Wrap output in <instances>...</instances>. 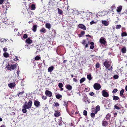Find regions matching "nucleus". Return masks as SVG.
<instances>
[{
  "mask_svg": "<svg viewBox=\"0 0 127 127\" xmlns=\"http://www.w3.org/2000/svg\"><path fill=\"white\" fill-rule=\"evenodd\" d=\"M32 102L30 100L28 102V105H27V102L26 101L23 105L22 109V111L24 113H26L27 112L26 109H29L31 108L32 107Z\"/></svg>",
  "mask_w": 127,
  "mask_h": 127,
  "instance_id": "f257e3e1",
  "label": "nucleus"
},
{
  "mask_svg": "<svg viewBox=\"0 0 127 127\" xmlns=\"http://www.w3.org/2000/svg\"><path fill=\"white\" fill-rule=\"evenodd\" d=\"M103 64L106 69L109 70H110L111 69H112V65L111 62L106 61L104 62Z\"/></svg>",
  "mask_w": 127,
  "mask_h": 127,
  "instance_id": "f03ea898",
  "label": "nucleus"
},
{
  "mask_svg": "<svg viewBox=\"0 0 127 127\" xmlns=\"http://www.w3.org/2000/svg\"><path fill=\"white\" fill-rule=\"evenodd\" d=\"M8 66L7 67H6L7 68V69L9 70H10L14 69L17 67V65L16 64L9 65L8 64Z\"/></svg>",
  "mask_w": 127,
  "mask_h": 127,
  "instance_id": "7ed1b4c3",
  "label": "nucleus"
},
{
  "mask_svg": "<svg viewBox=\"0 0 127 127\" xmlns=\"http://www.w3.org/2000/svg\"><path fill=\"white\" fill-rule=\"evenodd\" d=\"M101 86L98 83H95L94 85V88L96 90H99L101 88Z\"/></svg>",
  "mask_w": 127,
  "mask_h": 127,
  "instance_id": "20e7f679",
  "label": "nucleus"
},
{
  "mask_svg": "<svg viewBox=\"0 0 127 127\" xmlns=\"http://www.w3.org/2000/svg\"><path fill=\"white\" fill-rule=\"evenodd\" d=\"M45 94L47 96L50 97H51L52 95V93L49 91L48 90L46 91Z\"/></svg>",
  "mask_w": 127,
  "mask_h": 127,
  "instance_id": "39448f33",
  "label": "nucleus"
},
{
  "mask_svg": "<svg viewBox=\"0 0 127 127\" xmlns=\"http://www.w3.org/2000/svg\"><path fill=\"white\" fill-rule=\"evenodd\" d=\"M99 42L101 44L105 45L106 41L105 40V39L103 37H101L100 39Z\"/></svg>",
  "mask_w": 127,
  "mask_h": 127,
  "instance_id": "423d86ee",
  "label": "nucleus"
},
{
  "mask_svg": "<svg viewBox=\"0 0 127 127\" xmlns=\"http://www.w3.org/2000/svg\"><path fill=\"white\" fill-rule=\"evenodd\" d=\"M102 93L103 96L104 97H108L109 94L105 90H103L102 91Z\"/></svg>",
  "mask_w": 127,
  "mask_h": 127,
  "instance_id": "0eeeda50",
  "label": "nucleus"
},
{
  "mask_svg": "<svg viewBox=\"0 0 127 127\" xmlns=\"http://www.w3.org/2000/svg\"><path fill=\"white\" fill-rule=\"evenodd\" d=\"M78 26L79 28L82 29L84 30H85L86 29L85 26L82 24H79L78 25Z\"/></svg>",
  "mask_w": 127,
  "mask_h": 127,
  "instance_id": "6e6552de",
  "label": "nucleus"
},
{
  "mask_svg": "<svg viewBox=\"0 0 127 127\" xmlns=\"http://www.w3.org/2000/svg\"><path fill=\"white\" fill-rule=\"evenodd\" d=\"M34 104L35 106L38 107L39 106L40 102L38 101L35 100Z\"/></svg>",
  "mask_w": 127,
  "mask_h": 127,
  "instance_id": "1a4fd4ad",
  "label": "nucleus"
},
{
  "mask_svg": "<svg viewBox=\"0 0 127 127\" xmlns=\"http://www.w3.org/2000/svg\"><path fill=\"white\" fill-rule=\"evenodd\" d=\"M15 83H12L9 84L8 85L9 87L10 88H12L14 87L15 86Z\"/></svg>",
  "mask_w": 127,
  "mask_h": 127,
  "instance_id": "9d476101",
  "label": "nucleus"
},
{
  "mask_svg": "<svg viewBox=\"0 0 127 127\" xmlns=\"http://www.w3.org/2000/svg\"><path fill=\"white\" fill-rule=\"evenodd\" d=\"M60 115V113L59 112L56 111H55V113L54 115L55 117H57L59 116Z\"/></svg>",
  "mask_w": 127,
  "mask_h": 127,
  "instance_id": "9b49d317",
  "label": "nucleus"
},
{
  "mask_svg": "<svg viewBox=\"0 0 127 127\" xmlns=\"http://www.w3.org/2000/svg\"><path fill=\"white\" fill-rule=\"evenodd\" d=\"M36 9L35 5L34 4H32L30 6V9L32 10H34Z\"/></svg>",
  "mask_w": 127,
  "mask_h": 127,
  "instance_id": "f8f14e48",
  "label": "nucleus"
},
{
  "mask_svg": "<svg viewBox=\"0 0 127 127\" xmlns=\"http://www.w3.org/2000/svg\"><path fill=\"white\" fill-rule=\"evenodd\" d=\"M54 67L53 66L49 67L48 69V72H52L54 69Z\"/></svg>",
  "mask_w": 127,
  "mask_h": 127,
  "instance_id": "ddd939ff",
  "label": "nucleus"
},
{
  "mask_svg": "<svg viewBox=\"0 0 127 127\" xmlns=\"http://www.w3.org/2000/svg\"><path fill=\"white\" fill-rule=\"evenodd\" d=\"M102 23L105 26H107L109 24L108 22L107 21H102Z\"/></svg>",
  "mask_w": 127,
  "mask_h": 127,
  "instance_id": "4468645a",
  "label": "nucleus"
},
{
  "mask_svg": "<svg viewBox=\"0 0 127 127\" xmlns=\"http://www.w3.org/2000/svg\"><path fill=\"white\" fill-rule=\"evenodd\" d=\"M26 42L28 44H31L32 43V41L29 38H28L26 40Z\"/></svg>",
  "mask_w": 127,
  "mask_h": 127,
  "instance_id": "2eb2a0df",
  "label": "nucleus"
},
{
  "mask_svg": "<svg viewBox=\"0 0 127 127\" xmlns=\"http://www.w3.org/2000/svg\"><path fill=\"white\" fill-rule=\"evenodd\" d=\"M66 88L67 89L69 90H71L72 89V86L68 84L66 85Z\"/></svg>",
  "mask_w": 127,
  "mask_h": 127,
  "instance_id": "dca6fc26",
  "label": "nucleus"
},
{
  "mask_svg": "<svg viewBox=\"0 0 127 127\" xmlns=\"http://www.w3.org/2000/svg\"><path fill=\"white\" fill-rule=\"evenodd\" d=\"M102 125L104 126H106L108 125V123L106 121H104L102 122Z\"/></svg>",
  "mask_w": 127,
  "mask_h": 127,
  "instance_id": "f3484780",
  "label": "nucleus"
},
{
  "mask_svg": "<svg viewBox=\"0 0 127 127\" xmlns=\"http://www.w3.org/2000/svg\"><path fill=\"white\" fill-rule=\"evenodd\" d=\"M122 9V7L120 6L118 7L116 10L118 12H119L121 11Z\"/></svg>",
  "mask_w": 127,
  "mask_h": 127,
  "instance_id": "a211bd4d",
  "label": "nucleus"
},
{
  "mask_svg": "<svg viewBox=\"0 0 127 127\" xmlns=\"http://www.w3.org/2000/svg\"><path fill=\"white\" fill-rule=\"evenodd\" d=\"M45 26L46 27L49 29H50L51 28V25L49 23H46L45 25Z\"/></svg>",
  "mask_w": 127,
  "mask_h": 127,
  "instance_id": "6ab92c4d",
  "label": "nucleus"
},
{
  "mask_svg": "<svg viewBox=\"0 0 127 127\" xmlns=\"http://www.w3.org/2000/svg\"><path fill=\"white\" fill-rule=\"evenodd\" d=\"M121 51L123 53H125L126 51V48L125 47H124L121 50Z\"/></svg>",
  "mask_w": 127,
  "mask_h": 127,
  "instance_id": "aec40b11",
  "label": "nucleus"
},
{
  "mask_svg": "<svg viewBox=\"0 0 127 127\" xmlns=\"http://www.w3.org/2000/svg\"><path fill=\"white\" fill-rule=\"evenodd\" d=\"M3 56L6 58H7L9 57L8 54L7 52H5L3 54Z\"/></svg>",
  "mask_w": 127,
  "mask_h": 127,
  "instance_id": "412c9836",
  "label": "nucleus"
},
{
  "mask_svg": "<svg viewBox=\"0 0 127 127\" xmlns=\"http://www.w3.org/2000/svg\"><path fill=\"white\" fill-rule=\"evenodd\" d=\"M37 27V25H34L33 26L32 30L33 31L35 32L36 31Z\"/></svg>",
  "mask_w": 127,
  "mask_h": 127,
  "instance_id": "4be33fe9",
  "label": "nucleus"
},
{
  "mask_svg": "<svg viewBox=\"0 0 127 127\" xmlns=\"http://www.w3.org/2000/svg\"><path fill=\"white\" fill-rule=\"evenodd\" d=\"M124 89H122L120 91V96H122L123 97L124 95Z\"/></svg>",
  "mask_w": 127,
  "mask_h": 127,
  "instance_id": "5701e85b",
  "label": "nucleus"
},
{
  "mask_svg": "<svg viewBox=\"0 0 127 127\" xmlns=\"http://www.w3.org/2000/svg\"><path fill=\"white\" fill-rule=\"evenodd\" d=\"M119 99L118 97L116 96H113V100H118Z\"/></svg>",
  "mask_w": 127,
  "mask_h": 127,
  "instance_id": "b1692460",
  "label": "nucleus"
},
{
  "mask_svg": "<svg viewBox=\"0 0 127 127\" xmlns=\"http://www.w3.org/2000/svg\"><path fill=\"white\" fill-rule=\"evenodd\" d=\"M127 36V34L126 32H123L121 33V36L122 37L126 36Z\"/></svg>",
  "mask_w": 127,
  "mask_h": 127,
  "instance_id": "393cba45",
  "label": "nucleus"
},
{
  "mask_svg": "<svg viewBox=\"0 0 127 127\" xmlns=\"http://www.w3.org/2000/svg\"><path fill=\"white\" fill-rule=\"evenodd\" d=\"M111 116V115L109 114H108L106 116V119L108 120L109 119Z\"/></svg>",
  "mask_w": 127,
  "mask_h": 127,
  "instance_id": "a878e982",
  "label": "nucleus"
},
{
  "mask_svg": "<svg viewBox=\"0 0 127 127\" xmlns=\"http://www.w3.org/2000/svg\"><path fill=\"white\" fill-rule=\"evenodd\" d=\"M85 80V78H82L80 80V83L81 84L84 82Z\"/></svg>",
  "mask_w": 127,
  "mask_h": 127,
  "instance_id": "bb28decb",
  "label": "nucleus"
},
{
  "mask_svg": "<svg viewBox=\"0 0 127 127\" xmlns=\"http://www.w3.org/2000/svg\"><path fill=\"white\" fill-rule=\"evenodd\" d=\"M87 78L89 80H91L92 79L91 75V74H89L87 75Z\"/></svg>",
  "mask_w": 127,
  "mask_h": 127,
  "instance_id": "cd10ccee",
  "label": "nucleus"
},
{
  "mask_svg": "<svg viewBox=\"0 0 127 127\" xmlns=\"http://www.w3.org/2000/svg\"><path fill=\"white\" fill-rule=\"evenodd\" d=\"M56 96L57 98L59 99L62 97V95L60 94H58L56 95Z\"/></svg>",
  "mask_w": 127,
  "mask_h": 127,
  "instance_id": "c85d7f7f",
  "label": "nucleus"
},
{
  "mask_svg": "<svg viewBox=\"0 0 127 127\" xmlns=\"http://www.w3.org/2000/svg\"><path fill=\"white\" fill-rule=\"evenodd\" d=\"M40 32L45 33L46 32V30L44 28H42L40 30Z\"/></svg>",
  "mask_w": 127,
  "mask_h": 127,
  "instance_id": "c756f323",
  "label": "nucleus"
},
{
  "mask_svg": "<svg viewBox=\"0 0 127 127\" xmlns=\"http://www.w3.org/2000/svg\"><path fill=\"white\" fill-rule=\"evenodd\" d=\"M121 27V26L120 25H117L116 26V28L117 29H120Z\"/></svg>",
  "mask_w": 127,
  "mask_h": 127,
  "instance_id": "7c9ffc66",
  "label": "nucleus"
},
{
  "mask_svg": "<svg viewBox=\"0 0 127 127\" xmlns=\"http://www.w3.org/2000/svg\"><path fill=\"white\" fill-rule=\"evenodd\" d=\"M63 122V121L61 120H59L58 121L59 125L60 126L62 125Z\"/></svg>",
  "mask_w": 127,
  "mask_h": 127,
  "instance_id": "2f4dec72",
  "label": "nucleus"
},
{
  "mask_svg": "<svg viewBox=\"0 0 127 127\" xmlns=\"http://www.w3.org/2000/svg\"><path fill=\"white\" fill-rule=\"evenodd\" d=\"M54 103L53 105L55 106H58L59 105V104L58 103L54 102Z\"/></svg>",
  "mask_w": 127,
  "mask_h": 127,
  "instance_id": "473e14b6",
  "label": "nucleus"
},
{
  "mask_svg": "<svg viewBox=\"0 0 127 127\" xmlns=\"http://www.w3.org/2000/svg\"><path fill=\"white\" fill-rule=\"evenodd\" d=\"M95 110L96 111H98L100 110V107L99 105H98L96 106Z\"/></svg>",
  "mask_w": 127,
  "mask_h": 127,
  "instance_id": "72a5a7b5",
  "label": "nucleus"
},
{
  "mask_svg": "<svg viewBox=\"0 0 127 127\" xmlns=\"http://www.w3.org/2000/svg\"><path fill=\"white\" fill-rule=\"evenodd\" d=\"M40 57L39 56H36L35 58V60H39L40 59Z\"/></svg>",
  "mask_w": 127,
  "mask_h": 127,
  "instance_id": "f704fd0d",
  "label": "nucleus"
},
{
  "mask_svg": "<svg viewBox=\"0 0 127 127\" xmlns=\"http://www.w3.org/2000/svg\"><path fill=\"white\" fill-rule=\"evenodd\" d=\"M86 43H87L86 42V41L85 40H83L82 42V44H83L84 45H85L86 44Z\"/></svg>",
  "mask_w": 127,
  "mask_h": 127,
  "instance_id": "c9c22d12",
  "label": "nucleus"
},
{
  "mask_svg": "<svg viewBox=\"0 0 127 127\" xmlns=\"http://www.w3.org/2000/svg\"><path fill=\"white\" fill-rule=\"evenodd\" d=\"M58 13L60 14H61L63 13L62 11L59 8L58 9Z\"/></svg>",
  "mask_w": 127,
  "mask_h": 127,
  "instance_id": "e433bc0d",
  "label": "nucleus"
},
{
  "mask_svg": "<svg viewBox=\"0 0 127 127\" xmlns=\"http://www.w3.org/2000/svg\"><path fill=\"white\" fill-rule=\"evenodd\" d=\"M58 86L60 88H62L63 86L62 83H60L59 84Z\"/></svg>",
  "mask_w": 127,
  "mask_h": 127,
  "instance_id": "4c0bfd02",
  "label": "nucleus"
},
{
  "mask_svg": "<svg viewBox=\"0 0 127 127\" xmlns=\"http://www.w3.org/2000/svg\"><path fill=\"white\" fill-rule=\"evenodd\" d=\"M96 21L95 22L94 21H92L91 22H90V24L91 25H92L94 24H96Z\"/></svg>",
  "mask_w": 127,
  "mask_h": 127,
  "instance_id": "58836bf2",
  "label": "nucleus"
},
{
  "mask_svg": "<svg viewBox=\"0 0 127 127\" xmlns=\"http://www.w3.org/2000/svg\"><path fill=\"white\" fill-rule=\"evenodd\" d=\"M114 108H116L117 109H118V110L120 109V107H119V106H117L116 105H115L114 106Z\"/></svg>",
  "mask_w": 127,
  "mask_h": 127,
  "instance_id": "ea45409f",
  "label": "nucleus"
},
{
  "mask_svg": "<svg viewBox=\"0 0 127 127\" xmlns=\"http://www.w3.org/2000/svg\"><path fill=\"white\" fill-rule=\"evenodd\" d=\"M118 91L117 89H115L113 90L112 91V92L113 93H115L117 92Z\"/></svg>",
  "mask_w": 127,
  "mask_h": 127,
  "instance_id": "a19ab883",
  "label": "nucleus"
},
{
  "mask_svg": "<svg viewBox=\"0 0 127 127\" xmlns=\"http://www.w3.org/2000/svg\"><path fill=\"white\" fill-rule=\"evenodd\" d=\"M118 77L119 76L117 75H115L113 76L114 78L115 79H117L118 78Z\"/></svg>",
  "mask_w": 127,
  "mask_h": 127,
  "instance_id": "79ce46f5",
  "label": "nucleus"
},
{
  "mask_svg": "<svg viewBox=\"0 0 127 127\" xmlns=\"http://www.w3.org/2000/svg\"><path fill=\"white\" fill-rule=\"evenodd\" d=\"M15 58L14 59V60L15 61H18V60H19L18 59V57H17V56H15Z\"/></svg>",
  "mask_w": 127,
  "mask_h": 127,
  "instance_id": "37998d69",
  "label": "nucleus"
},
{
  "mask_svg": "<svg viewBox=\"0 0 127 127\" xmlns=\"http://www.w3.org/2000/svg\"><path fill=\"white\" fill-rule=\"evenodd\" d=\"M89 94L90 95L92 96H93L95 95V93L93 92H90Z\"/></svg>",
  "mask_w": 127,
  "mask_h": 127,
  "instance_id": "c03bdc74",
  "label": "nucleus"
},
{
  "mask_svg": "<svg viewBox=\"0 0 127 127\" xmlns=\"http://www.w3.org/2000/svg\"><path fill=\"white\" fill-rule=\"evenodd\" d=\"M24 93V92H21L20 93H19V94H18V95L19 96L20 95V96L22 95V94Z\"/></svg>",
  "mask_w": 127,
  "mask_h": 127,
  "instance_id": "a18cd8bd",
  "label": "nucleus"
},
{
  "mask_svg": "<svg viewBox=\"0 0 127 127\" xmlns=\"http://www.w3.org/2000/svg\"><path fill=\"white\" fill-rule=\"evenodd\" d=\"M84 115L86 116L87 115V111L86 110H84L83 111Z\"/></svg>",
  "mask_w": 127,
  "mask_h": 127,
  "instance_id": "49530a36",
  "label": "nucleus"
},
{
  "mask_svg": "<svg viewBox=\"0 0 127 127\" xmlns=\"http://www.w3.org/2000/svg\"><path fill=\"white\" fill-rule=\"evenodd\" d=\"M91 116L92 117L94 118L95 116V114L94 113H91Z\"/></svg>",
  "mask_w": 127,
  "mask_h": 127,
  "instance_id": "de8ad7c7",
  "label": "nucleus"
},
{
  "mask_svg": "<svg viewBox=\"0 0 127 127\" xmlns=\"http://www.w3.org/2000/svg\"><path fill=\"white\" fill-rule=\"evenodd\" d=\"M42 98L44 100H45L47 98V97L45 96H42Z\"/></svg>",
  "mask_w": 127,
  "mask_h": 127,
  "instance_id": "09e8293b",
  "label": "nucleus"
},
{
  "mask_svg": "<svg viewBox=\"0 0 127 127\" xmlns=\"http://www.w3.org/2000/svg\"><path fill=\"white\" fill-rule=\"evenodd\" d=\"M28 36L26 34H24L23 35V37L24 39H26L27 37Z\"/></svg>",
  "mask_w": 127,
  "mask_h": 127,
  "instance_id": "8fccbe9b",
  "label": "nucleus"
},
{
  "mask_svg": "<svg viewBox=\"0 0 127 127\" xmlns=\"http://www.w3.org/2000/svg\"><path fill=\"white\" fill-rule=\"evenodd\" d=\"M95 66L96 68H98L99 67L100 64L98 63H97L96 64Z\"/></svg>",
  "mask_w": 127,
  "mask_h": 127,
  "instance_id": "3c124183",
  "label": "nucleus"
},
{
  "mask_svg": "<svg viewBox=\"0 0 127 127\" xmlns=\"http://www.w3.org/2000/svg\"><path fill=\"white\" fill-rule=\"evenodd\" d=\"M3 51L5 52H6L7 51V48L5 47L3 49Z\"/></svg>",
  "mask_w": 127,
  "mask_h": 127,
  "instance_id": "603ef678",
  "label": "nucleus"
},
{
  "mask_svg": "<svg viewBox=\"0 0 127 127\" xmlns=\"http://www.w3.org/2000/svg\"><path fill=\"white\" fill-rule=\"evenodd\" d=\"M94 46L93 45H91L90 47V48L91 49H93L94 48Z\"/></svg>",
  "mask_w": 127,
  "mask_h": 127,
  "instance_id": "864d4df0",
  "label": "nucleus"
},
{
  "mask_svg": "<svg viewBox=\"0 0 127 127\" xmlns=\"http://www.w3.org/2000/svg\"><path fill=\"white\" fill-rule=\"evenodd\" d=\"M64 106H65L66 105V107H67V104L65 101H64Z\"/></svg>",
  "mask_w": 127,
  "mask_h": 127,
  "instance_id": "5fc2aeb1",
  "label": "nucleus"
},
{
  "mask_svg": "<svg viewBox=\"0 0 127 127\" xmlns=\"http://www.w3.org/2000/svg\"><path fill=\"white\" fill-rule=\"evenodd\" d=\"M85 33V32L83 31H82L81 32V34L82 35H83Z\"/></svg>",
  "mask_w": 127,
  "mask_h": 127,
  "instance_id": "6e6d98bb",
  "label": "nucleus"
},
{
  "mask_svg": "<svg viewBox=\"0 0 127 127\" xmlns=\"http://www.w3.org/2000/svg\"><path fill=\"white\" fill-rule=\"evenodd\" d=\"M98 111H97L96 110H94L93 111V112H94V113L95 114H96L97 113V112Z\"/></svg>",
  "mask_w": 127,
  "mask_h": 127,
  "instance_id": "4d7b16f0",
  "label": "nucleus"
},
{
  "mask_svg": "<svg viewBox=\"0 0 127 127\" xmlns=\"http://www.w3.org/2000/svg\"><path fill=\"white\" fill-rule=\"evenodd\" d=\"M20 72L19 70L18 69L17 72V74L18 76L19 75V73Z\"/></svg>",
  "mask_w": 127,
  "mask_h": 127,
  "instance_id": "13d9d810",
  "label": "nucleus"
},
{
  "mask_svg": "<svg viewBox=\"0 0 127 127\" xmlns=\"http://www.w3.org/2000/svg\"><path fill=\"white\" fill-rule=\"evenodd\" d=\"M73 80L74 82H77V80L76 79V78H73Z\"/></svg>",
  "mask_w": 127,
  "mask_h": 127,
  "instance_id": "bf43d9fd",
  "label": "nucleus"
},
{
  "mask_svg": "<svg viewBox=\"0 0 127 127\" xmlns=\"http://www.w3.org/2000/svg\"><path fill=\"white\" fill-rule=\"evenodd\" d=\"M4 0H0V4H2Z\"/></svg>",
  "mask_w": 127,
  "mask_h": 127,
  "instance_id": "052dcab7",
  "label": "nucleus"
},
{
  "mask_svg": "<svg viewBox=\"0 0 127 127\" xmlns=\"http://www.w3.org/2000/svg\"><path fill=\"white\" fill-rule=\"evenodd\" d=\"M90 44L91 45H94V43L93 42H91L90 43Z\"/></svg>",
  "mask_w": 127,
  "mask_h": 127,
  "instance_id": "680f3d73",
  "label": "nucleus"
},
{
  "mask_svg": "<svg viewBox=\"0 0 127 127\" xmlns=\"http://www.w3.org/2000/svg\"><path fill=\"white\" fill-rule=\"evenodd\" d=\"M85 46V48H87L88 47V44L86 43V44Z\"/></svg>",
  "mask_w": 127,
  "mask_h": 127,
  "instance_id": "e2e57ef3",
  "label": "nucleus"
},
{
  "mask_svg": "<svg viewBox=\"0 0 127 127\" xmlns=\"http://www.w3.org/2000/svg\"><path fill=\"white\" fill-rule=\"evenodd\" d=\"M114 117H115L117 115V113L116 112L115 113H114Z\"/></svg>",
  "mask_w": 127,
  "mask_h": 127,
  "instance_id": "0e129e2a",
  "label": "nucleus"
},
{
  "mask_svg": "<svg viewBox=\"0 0 127 127\" xmlns=\"http://www.w3.org/2000/svg\"><path fill=\"white\" fill-rule=\"evenodd\" d=\"M93 13H91L90 12H89L88 13V14H89V15H91V14H92L93 15Z\"/></svg>",
  "mask_w": 127,
  "mask_h": 127,
  "instance_id": "69168bd1",
  "label": "nucleus"
},
{
  "mask_svg": "<svg viewBox=\"0 0 127 127\" xmlns=\"http://www.w3.org/2000/svg\"><path fill=\"white\" fill-rule=\"evenodd\" d=\"M0 127H5L3 125H2Z\"/></svg>",
  "mask_w": 127,
  "mask_h": 127,
  "instance_id": "338daca9",
  "label": "nucleus"
},
{
  "mask_svg": "<svg viewBox=\"0 0 127 127\" xmlns=\"http://www.w3.org/2000/svg\"><path fill=\"white\" fill-rule=\"evenodd\" d=\"M125 89L127 91V85Z\"/></svg>",
  "mask_w": 127,
  "mask_h": 127,
  "instance_id": "774afa93",
  "label": "nucleus"
}]
</instances>
